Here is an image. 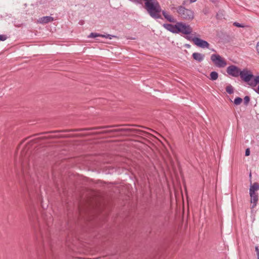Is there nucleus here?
<instances>
[{
	"mask_svg": "<svg viewBox=\"0 0 259 259\" xmlns=\"http://www.w3.org/2000/svg\"><path fill=\"white\" fill-rule=\"evenodd\" d=\"M145 7L150 16L154 19H162L161 9L157 0H144Z\"/></svg>",
	"mask_w": 259,
	"mask_h": 259,
	"instance_id": "nucleus-1",
	"label": "nucleus"
},
{
	"mask_svg": "<svg viewBox=\"0 0 259 259\" xmlns=\"http://www.w3.org/2000/svg\"><path fill=\"white\" fill-rule=\"evenodd\" d=\"M163 26L171 32H192L193 29L189 25L183 22H177L175 25L164 24Z\"/></svg>",
	"mask_w": 259,
	"mask_h": 259,
	"instance_id": "nucleus-2",
	"label": "nucleus"
},
{
	"mask_svg": "<svg viewBox=\"0 0 259 259\" xmlns=\"http://www.w3.org/2000/svg\"><path fill=\"white\" fill-rule=\"evenodd\" d=\"M172 11L177 10V12L182 19L186 20H191L194 18V12L191 10L186 8L183 6H178L177 8L171 7Z\"/></svg>",
	"mask_w": 259,
	"mask_h": 259,
	"instance_id": "nucleus-3",
	"label": "nucleus"
},
{
	"mask_svg": "<svg viewBox=\"0 0 259 259\" xmlns=\"http://www.w3.org/2000/svg\"><path fill=\"white\" fill-rule=\"evenodd\" d=\"M87 37L89 38H95L96 40L99 42H104V39H111L113 37H117V36L111 35L109 33H105V34H102L101 33H90L88 35Z\"/></svg>",
	"mask_w": 259,
	"mask_h": 259,
	"instance_id": "nucleus-4",
	"label": "nucleus"
},
{
	"mask_svg": "<svg viewBox=\"0 0 259 259\" xmlns=\"http://www.w3.org/2000/svg\"><path fill=\"white\" fill-rule=\"evenodd\" d=\"M240 76L243 81L247 82L249 85L255 78L252 73L247 69L241 70Z\"/></svg>",
	"mask_w": 259,
	"mask_h": 259,
	"instance_id": "nucleus-5",
	"label": "nucleus"
},
{
	"mask_svg": "<svg viewBox=\"0 0 259 259\" xmlns=\"http://www.w3.org/2000/svg\"><path fill=\"white\" fill-rule=\"evenodd\" d=\"M210 59L218 67L223 68L227 65L226 61L218 54L211 55Z\"/></svg>",
	"mask_w": 259,
	"mask_h": 259,
	"instance_id": "nucleus-6",
	"label": "nucleus"
},
{
	"mask_svg": "<svg viewBox=\"0 0 259 259\" xmlns=\"http://www.w3.org/2000/svg\"><path fill=\"white\" fill-rule=\"evenodd\" d=\"M217 38L219 42L223 44L229 43L233 40V38L229 33H217Z\"/></svg>",
	"mask_w": 259,
	"mask_h": 259,
	"instance_id": "nucleus-7",
	"label": "nucleus"
},
{
	"mask_svg": "<svg viewBox=\"0 0 259 259\" xmlns=\"http://www.w3.org/2000/svg\"><path fill=\"white\" fill-rule=\"evenodd\" d=\"M227 72L229 75L233 77H238L240 76L241 70L237 66L233 65H230L227 68Z\"/></svg>",
	"mask_w": 259,
	"mask_h": 259,
	"instance_id": "nucleus-8",
	"label": "nucleus"
},
{
	"mask_svg": "<svg viewBox=\"0 0 259 259\" xmlns=\"http://www.w3.org/2000/svg\"><path fill=\"white\" fill-rule=\"evenodd\" d=\"M194 43L197 46L202 48H208L209 46V44L208 42L198 37L194 39Z\"/></svg>",
	"mask_w": 259,
	"mask_h": 259,
	"instance_id": "nucleus-9",
	"label": "nucleus"
},
{
	"mask_svg": "<svg viewBox=\"0 0 259 259\" xmlns=\"http://www.w3.org/2000/svg\"><path fill=\"white\" fill-rule=\"evenodd\" d=\"M249 195L250 197V202L252 203L251 208H253L257 204L258 200V196L256 192H249Z\"/></svg>",
	"mask_w": 259,
	"mask_h": 259,
	"instance_id": "nucleus-10",
	"label": "nucleus"
},
{
	"mask_svg": "<svg viewBox=\"0 0 259 259\" xmlns=\"http://www.w3.org/2000/svg\"><path fill=\"white\" fill-rule=\"evenodd\" d=\"M40 234L41 235V237L42 238V241L43 242V244H45V242H47L48 243H50V233L48 228L47 230L44 232L41 228H40Z\"/></svg>",
	"mask_w": 259,
	"mask_h": 259,
	"instance_id": "nucleus-11",
	"label": "nucleus"
},
{
	"mask_svg": "<svg viewBox=\"0 0 259 259\" xmlns=\"http://www.w3.org/2000/svg\"><path fill=\"white\" fill-rule=\"evenodd\" d=\"M192 57L195 61L201 62L204 60L205 55L199 53L195 52L192 54Z\"/></svg>",
	"mask_w": 259,
	"mask_h": 259,
	"instance_id": "nucleus-12",
	"label": "nucleus"
},
{
	"mask_svg": "<svg viewBox=\"0 0 259 259\" xmlns=\"http://www.w3.org/2000/svg\"><path fill=\"white\" fill-rule=\"evenodd\" d=\"M54 20V18L51 16H44L39 19L38 22L41 24H46Z\"/></svg>",
	"mask_w": 259,
	"mask_h": 259,
	"instance_id": "nucleus-13",
	"label": "nucleus"
},
{
	"mask_svg": "<svg viewBox=\"0 0 259 259\" xmlns=\"http://www.w3.org/2000/svg\"><path fill=\"white\" fill-rule=\"evenodd\" d=\"M257 84L258 85L257 88L255 89V91L256 93L259 94V75L255 76L250 83V85L252 87H255Z\"/></svg>",
	"mask_w": 259,
	"mask_h": 259,
	"instance_id": "nucleus-14",
	"label": "nucleus"
},
{
	"mask_svg": "<svg viewBox=\"0 0 259 259\" xmlns=\"http://www.w3.org/2000/svg\"><path fill=\"white\" fill-rule=\"evenodd\" d=\"M162 15L169 22H177L176 19H175L171 15L168 14L165 11H162Z\"/></svg>",
	"mask_w": 259,
	"mask_h": 259,
	"instance_id": "nucleus-15",
	"label": "nucleus"
},
{
	"mask_svg": "<svg viewBox=\"0 0 259 259\" xmlns=\"http://www.w3.org/2000/svg\"><path fill=\"white\" fill-rule=\"evenodd\" d=\"M259 190V184L257 182H254L252 184L251 183L249 188V192H257Z\"/></svg>",
	"mask_w": 259,
	"mask_h": 259,
	"instance_id": "nucleus-16",
	"label": "nucleus"
},
{
	"mask_svg": "<svg viewBox=\"0 0 259 259\" xmlns=\"http://www.w3.org/2000/svg\"><path fill=\"white\" fill-rule=\"evenodd\" d=\"M194 34L195 33H182V36L186 39L194 42V39L197 38V37L193 36Z\"/></svg>",
	"mask_w": 259,
	"mask_h": 259,
	"instance_id": "nucleus-17",
	"label": "nucleus"
},
{
	"mask_svg": "<svg viewBox=\"0 0 259 259\" xmlns=\"http://www.w3.org/2000/svg\"><path fill=\"white\" fill-rule=\"evenodd\" d=\"M219 74L216 71H212L210 74L209 79L211 80H215L218 78Z\"/></svg>",
	"mask_w": 259,
	"mask_h": 259,
	"instance_id": "nucleus-18",
	"label": "nucleus"
},
{
	"mask_svg": "<svg viewBox=\"0 0 259 259\" xmlns=\"http://www.w3.org/2000/svg\"><path fill=\"white\" fill-rule=\"evenodd\" d=\"M226 91L229 94H232L234 93V89L231 84L228 85L226 87Z\"/></svg>",
	"mask_w": 259,
	"mask_h": 259,
	"instance_id": "nucleus-19",
	"label": "nucleus"
},
{
	"mask_svg": "<svg viewBox=\"0 0 259 259\" xmlns=\"http://www.w3.org/2000/svg\"><path fill=\"white\" fill-rule=\"evenodd\" d=\"M216 18L218 19H222L224 18L223 11L222 10L219 11L217 13Z\"/></svg>",
	"mask_w": 259,
	"mask_h": 259,
	"instance_id": "nucleus-20",
	"label": "nucleus"
},
{
	"mask_svg": "<svg viewBox=\"0 0 259 259\" xmlns=\"http://www.w3.org/2000/svg\"><path fill=\"white\" fill-rule=\"evenodd\" d=\"M242 102V99L240 97H236L235 98L234 103L236 105H240Z\"/></svg>",
	"mask_w": 259,
	"mask_h": 259,
	"instance_id": "nucleus-21",
	"label": "nucleus"
},
{
	"mask_svg": "<svg viewBox=\"0 0 259 259\" xmlns=\"http://www.w3.org/2000/svg\"><path fill=\"white\" fill-rule=\"evenodd\" d=\"M233 25L238 27H247L249 28L248 26H245L243 24L239 23L238 22H235L233 23Z\"/></svg>",
	"mask_w": 259,
	"mask_h": 259,
	"instance_id": "nucleus-22",
	"label": "nucleus"
},
{
	"mask_svg": "<svg viewBox=\"0 0 259 259\" xmlns=\"http://www.w3.org/2000/svg\"><path fill=\"white\" fill-rule=\"evenodd\" d=\"M250 97L248 96H246L244 98V104L245 106L248 105L249 101H250Z\"/></svg>",
	"mask_w": 259,
	"mask_h": 259,
	"instance_id": "nucleus-23",
	"label": "nucleus"
},
{
	"mask_svg": "<svg viewBox=\"0 0 259 259\" xmlns=\"http://www.w3.org/2000/svg\"><path fill=\"white\" fill-rule=\"evenodd\" d=\"M9 37L5 34H0V41L6 40Z\"/></svg>",
	"mask_w": 259,
	"mask_h": 259,
	"instance_id": "nucleus-24",
	"label": "nucleus"
},
{
	"mask_svg": "<svg viewBox=\"0 0 259 259\" xmlns=\"http://www.w3.org/2000/svg\"><path fill=\"white\" fill-rule=\"evenodd\" d=\"M250 149L249 148H247L245 150V155L247 156H249L250 155Z\"/></svg>",
	"mask_w": 259,
	"mask_h": 259,
	"instance_id": "nucleus-25",
	"label": "nucleus"
},
{
	"mask_svg": "<svg viewBox=\"0 0 259 259\" xmlns=\"http://www.w3.org/2000/svg\"><path fill=\"white\" fill-rule=\"evenodd\" d=\"M22 172L23 175H24V180L25 182L26 183V178H25V177L24 176V166H23V163L22 164Z\"/></svg>",
	"mask_w": 259,
	"mask_h": 259,
	"instance_id": "nucleus-26",
	"label": "nucleus"
},
{
	"mask_svg": "<svg viewBox=\"0 0 259 259\" xmlns=\"http://www.w3.org/2000/svg\"><path fill=\"white\" fill-rule=\"evenodd\" d=\"M255 251L256 253L257 256L259 255V248L258 246H256L255 247Z\"/></svg>",
	"mask_w": 259,
	"mask_h": 259,
	"instance_id": "nucleus-27",
	"label": "nucleus"
},
{
	"mask_svg": "<svg viewBox=\"0 0 259 259\" xmlns=\"http://www.w3.org/2000/svg\"><path fill=\"white\" fill-rule=\"evenodd\" d=\"M203 13H204L205 15H206V14H208V10L207 9H206V8L204 9L203 10Z\"/></svg>",
	"mask_w": 259,
	"mask_h": 259,
	"instance_id": "nucleus-28",
	"label": "nucleus"
},
{
	"mask_svg": "<svg viewBox=\"0 0 259 259\" xmlns=\"http://www.w3.org/2000/svg\"><path fill=\"white\" fill-rule=\"evenodd\" d=\"M256 50L257 51V53L259 54V42H257V44L256 45Z\"/></svg>",
	"mask_w": 259,
	"mask_h": 259,
	"instance_id": "nucleus-29",
	"label": "nucleus"
},
{
	"mask_svg": "<svg viewBox=\"0 0 259 259\" xmlns=\"http://www.w3.org/2000/svg\"><path fill=\"white\" fill-rule=\"evenodd\" d=\"M184 46H185L186 48H188V49H189V48H190L191 47V46H190V45H189V44H185V45H184Z\"/></svg>",
	"mask_w": 259,
	"mask_h": 259,
	"instance_id": "nucleus-30",
	"label": "nucleus"
},
{
	"mask_svg": "<svg viewBox=\"0 0 259 259\" xmlns=\"http://www.w3.org/2000/svg\"><path fill=\"white\" fill-rule=\"evenodd\" d=\"M196 1H197V0H190V2L191 3H193L196 2Z\"/></svg>",
	"mask_w": 259,
	"mask_h": 259,
	"instance_id": "nucleus-31",
	"label": "nucleus"
},
{
	"mask_svg": "<svg viewBox=\"0 0 259 259\" xmlns=\"http://www.w3.org/2000/svg\"><path fill=\"white\" fill-rule=\"evenodd\" d=\"M210 1L213 3H215L217 2V0H210Z\"/></svg>",
	"mask_w": 259,
	"mask_h": 259,
	"instance_id": "nucleus-32",
	"label": "nucleus"
},
{
	"mask_svg": "<svg viewBox=\"0 0 259 259\" xmlns=\"http://www.w3.org/2000/svg\"><path fill=\"white\" fill-rule=\"evenodd\" d=\"M185 4V2L184 1L183 3V5H184Z\"/></svg>",
	"mask_w": 259,
	"mask_h": 259,
	"instance_id": "nucleus-33",
	"label": "nucleus"
},
{
	"mask_svg": "<svg viewBox=\"0 0 259 259\" xmlns=\"http://www.w3.org/2000/svg\"><path fill=\"white\" fill-rule=\"evenodd\" d=\"M104 127H103V128H104ZM102 127H98L97 128H101Z\"/></svg>",
	"mask_w": 259,
	"mask_h": 259,
	"instance_id": "nucleus-34",
	"label": "nucleus"
},
{
	"mask_svg": "<svg viewBox=\"0 0 259 259\" xmlns=\"http://www.w3.org/2000/svg\"><path fill=\"white\" fill-rule=\"evenodd\" d=\"M50 219L51 220H52V217H50Z\"/></svg>",
	"mask_w": 259,
	"mask_h": 259,
	"instance_id": "nucleus-35",
	"label": "nucleus"
},
{
	"mask_svg": "<svg viewBox=\"0 0 259 259\" xmlns=\"http://www.w3.org/2000/svg\"><path fill=\"white\" fill-rule=\"evenodd\" d=\"M47 226H49V224H48V223H47Z\"/></svg>",
	"mask_w": 259,
	"mask_h": 259,
	"instance_id": "nucleus-36",
	"label": "nucleus"
},
{
	"mask_svg": "<svg viewBox=\"0 0 259 259\" xmlns=\"http://www.w3.org/2000/svg\"><path fill=\"white\" fill-rule=\"evenodd\" d=\"M257 259H259V255L258 256H257Z\"/></svg>",
	"mask_w": 259,
	"mask_h": 259,
	"instance_id": "nucleus-37",
	"label": "nucleus"
}]
</instances>
